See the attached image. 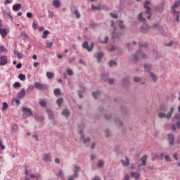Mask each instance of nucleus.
I'll return each mask as SVG.
<instances>
[{
  "mask_svg": "<svg viewBox=\"0 0 180 180\" xmlns=\"http://www.w3.org/2000/svg\"><path fill=\"white\" fill-rule=\"evenodd\" d=\"M142 58L143 59L147 58V55L143 53V48L141 46V49L134 54V57L132 58L133 63H137L139 58Z\"/></svg>",
  "mask_w": 180,
  "mask_h": 180,
  "instance_id": "1",
  "label": "nucleus"
},
{
  "mask_svg": "<svg viewBox=\"0 0 180 180\" xmlns=\"http://www.w3.org/2000/svg\"><path fill=\"white\" fill-rule=\"evenodd\" d=\"M172 113H174V108H171L170 111L167 114H165L162 112H160L158 113V117L160 119H162L163 117H166L167 119V120H169V119H171V117H172Z\"/></svg>",
  "mask_w": 180,
  "mask_h": 180,
  "instance_id": "2",
  "label": "nucleus"
},
{
  "mask_svg": "<svg viewBox=\"0 0 180 180\" xmlns=\"http://www.w3.org/2000/svg\"><path fill=\"white\" fill-rule=\"evenodd\" d=\"M151 3L148 1H146L145 4H144V8L146 9L145 13L147 15V19H151V8H150L148 6V5H150Z\"/></svg>",
  "mask_w": 180,
  "mask_h": 180,
  "instance_id": "3",
  "label": "nucleus"
},
{
  "mask_svg": "<svg viewBox=\"0 0 180 180\" xmlns=\"http://www.w3.org/2000/svg\"><path fill=\"white\" fill-rule=\"evenodd\" d=\"M34 86L36 89H39L40 91H44V89H47V85L42 84L39 82H36L34 84Z\"/></svg>",
  "mask_w": 180,
  "mask_h": 180,
  "instance_id": "4",
  "label": "nucleus"
},
{
  "mask_svg": "<svg viewBox=\"0 0 180 180\" xmlns=\"http://www.w3.org/2000/svg\"><path fill=\"white\" fill-rule=\"evenodd\" d=\"M94 44L91 43V47H89V44L86 41H85L82 44V47L84 49H86V50H87V51H89V53H91V51H92V50H94Z\"/></svg>",
  "mask_w": 180,
  "mask_h": 180,
  "instance_id": "5",
  "label": "nucleus"
},
{
  "mask_svg": "<svg viewBox=\"0 0 180 180\" xmlns=\"http://www.w3.org/2000/svg\"><path fill=\"white\" fill-rule=\"evenodd\" d=\"M80 170H81V167L77 165H75L74 174L71 176L70 178H72L73 179H75V178H78V172H79Z\"/></svg>",
  "mask_w": 180,
  "mask_h": 180,
  "instance_id": "6",
  "label": "nucleus"
},
{
  "mask_svg": "<svg viewBox=\"0 0 180 180\" xmlns=\"http://www.w3.org/2000/svg\"><path fill=\"white\" fill-rule=\"evenodd\" d=\"M9 30H8L6 28L0 27V34L3 39H6Z\"/></svg>",
  "mask_w": 180,
  "mask_h": 180,
  "instance_id": "7",
  "label": "nucleus"
},
{
  "mask_svg": "<svg viewBox=\"0 0 180 180\" xmlns=\"http://www.w3.org/2000/svg\"><path fill=\"white\" fill-rule=\"evenodd\" d=\"M167 141H169V143L170 146H174V143L175 141V136H174V134H167Z\"/></svg>",
  "mask_w": 180,
  "mask_h": 180,
  "instance_id": "8",
  "label": "nucleus"
},
{
  "mask_svg": "<svg viewBox=\"0 0 180 180\" xmlns=\"http://www.w3.org/2000/svg\"><path fill=\"white\" fill-rule=\"evenodd\" d=\"M8 64V56H2L0 57V65H6Z\"/></svg>",
  "mask_w": 180,
  "mask_h": 180,
  "instance_id": "9",
  "label": "nucleus"
},
{
  "mask_svg": "<svg viewBox=\"0 0 180 180\" xmlns=\"http://www.w3.org/2000/svg\"><path fill=\"white\" fill-rule=\"evenodd\" d=\"M42 160L44 162H51V154L46 153L44 155Z\"/></svg>",
  "mask_w": 180,
  "mask_h": 180,
  "instance_id": "10",
  "label": "nucleus"
},
{
  "mask_svg": "<svg viewBox=\"0 0 180 180\" xmlns=\"http://www.w3.org/2000/svg\"><path fill=\"white\" fill-rule=\"evenodd\" d=\"M164 155V153H155L154 156L152 158V161H155V160H162V156Z\"/></svg>",
  "mask_w": 180,
  "mask_h": 180,
  "instance_id": "11",
  "label": "nucleus"
},
{
  "mask_svg": "<svg viewBox=\"0 0 180 180\" xmlns=\"http://www.w3.org/2000/svg\"><path fill=\"white\" fill-rule=\"evenodd\" d=\"M151 27L147 25V24H143L141 28V30L143 33H148L150 32Z\"/></svg>",
  "mask_w": 180,
  "mask_h": 180,
  "instance_id": "12",
  "label": "nucleus"
},
{
  "mask_svg": "<svg viewBox=\"0 0 180 180\" xmlns=\"http://www.w3.org/2000/svg\"><path fill=\"white\" fill-rule=\"evenodd\" d=\"M26 96V90L25 89H22L20 92L18 93V99H22V98H25Z\"/></svg>",
  "mask_w": 180,
  "mask_h": 180,
  "instance_id": "13",
  "label": "nucleus"
},
{
  "mask_svg": "<svg viewBox=\"0 0 180 180\" xmlns=\"http://www.w3.org/2000/svg\"><path fill=\"white\" fill-rule=\"evenodd\" d=\"M150 28H152L153 30H155L156 32H161V25H160V23L153 24Z\"/></svg>",
  "mask_w": 180,
  "mask_h": 180,
  "instance_id": "14",
  "label": "nucleus"
},
{
  "mask_svg": "<svg viewBox=\"0 0 180 180\" xmlns=\"http://www.w3.org/2000/svg\"><path fill=\"white\" fill-rule=\"evenodd\" d=\"M121 162L123 165V167H129L130 165V160H129V158L125 157V160H122Z\"/></svg>",
  "mask_w": 180,
  "mask_h": 180,
  "instance_id": "15",
  "label": "nucleus"
},
{
  "mask_svg": "<svg viewBox=\"0 0 180 180\" xmlns=\"http://www.w3.org/2000/svg\"><path fill=\"white\" fill-rule=\"evenodd\" d=\"M22 110L24 112V113H28L29 116H33V112L32 111V109L23 107Z\"/></svg>",
  "mask_w": 180,
  "mask_h": 180,
  "instance_id": "16",
  "label": "nucleus"
},
{
  "mask_svg": "<svg viewBox=\"0 0 180 180\" xmlns=\"http://www.w3.org/2000/svg\"><path fill=\"white\" fill-rule=\"evenodd\" d=\"M21 8L22 4H17L13 6V11H14V12H18V11L21 9Z\"/></svg>",
  "mask_w": 180,
  "mask_h": 180,
  "instance_id": "17",
  "label": "nucleus"
},
{
  "mask_svg": "<svg viewBox=\"0 0 180 180\" xmlns=\"http://www.w3.org/2000/svg\"><path fill=\"white\" fill-rule=\"evenodd\" d=\"M56 176H58V178H60V180H65V178L64 177V172L61 169L59 170Z\"/></svg>",
  "mask_w": 180,
  "mask_h": 180,
  "instance_id": "18",
  "label": "nucleus"
},
{
  "mask_svg": "<svg viewBox=\"0 0 180 180\" xmlns=\"http://www.w3.org/2000/svg\"><path fill=\"white\" fill-rule=\"evenodd\" d=\"M80 139L82 140L84 144H86V143H89V141H91V139H89V137L85 138L84 135H81Z\"/></svg>",
  "mask_w": 180,
  "mask_h": 180,
  "instance_id": "19",
  "label": "nucleus"
},
{
  "mask_svg": "<svg viewBox=\"0 0 180 180\" xmlns=\"http://www.w3.org/2000/svg\"><path fill=\"white\" fill-rule=\"evenodd\" d=\"M103 58V53L102 52L97 53V61H98V63H101V61H102Z\"/></svg>",
  "mask_w": 180,
  "mask_h": 180,
  "instance_id": "20",
  "label": "nucleus"
},
{
  "mask_svg": "<svg viewBox=\"0 0 180 180\" xmlns=\"http://www.w3.org/2000/svg\"><path fill=\"white\" fill-rule=\"evenodd\" d=\"M62 115L63 116H65L66 117H68V116H70L71 113L70 112V110H68V109H64L62 111Z\"/></svg>",
  "mask_w": 180,
  "mask_h": 180,
  "instance_id": "21",
  "label": "nucleus"
},
{
  "mask_svg": "<svg viewBox=\"0 0 180 180\" xmlns=\"http://www.w3.org/2000/svg\"><path fill=\"white\" fill-rule=\"evenodd\" d=\"M149 75H150V78H152L153 82H157V79H158L157 75H155V74H154V72H150L149 73Z\"/></svg>",
  "mask_w": 180,
  "mask_h": 180,
  "instance_id": "22",
  "label": "nucleus"
},
{
  "mask_svg": "<svg viewBox=\"0 0 180 180\" xmlns=\"http://www.w3.org/2000/svg\"><path fill=\"white\" fill-rule=\"evenodd\" d=\"M52 4L54 6V8H60V0H53L52 1Z\"/></svg>",
  "mask_w": 180,
  "mask_h": 180,
  "instance_id": "23",
  "label": "nucleus"
},
{
  "mask_svg": "<svg viewBox=\"0 0 180 180\" xmlns=\"http://www.w3.org/2000/svg\"><path fill=\"white\" fill-rule=\"evenodd\" d=\"M141 161L142 162V165L146 166L147 165V155H143L141 158Z\"/></svg>",
  "mask_w": 180,
  "mask_h": 180,
  "instance_id": "24",
  "label": "nucleus"
},
{
  "mask_svg": "<svg viewBox=\"0 0 180 180\" xmlns=\"http://www.w3.org/2000/svg\"><path fill=\"white\" fill-rule=\"evenodd\" d=\"M39 105H40V106H41V108H46V106L47 105V101H44L43 99H40Z\"/></svg>",
  "mask_w": 180,
  "mask_h": 180,
  "instance_id": "25",
  "label": "nucleus"
},
{
  "mask_svg": "<svg viewBox=\"0 0 180 180\" xmlns=\"http://www.w3.org/2000/svg\"><path fill=\"white\" fill-rule=\"evenodd\" d=\"M176 7L173 6L172 7V13L173 14V16H176V15H179V12L176 11Z\"/></svg>",
  "mask_w": 180,
  "mask_h": 180,
  "instance_id": "26",
  "label": "nucleus"
},
{
  "mask_svg": "<svg viewBox=\"0 0 180 180\" xmlns=\"http://www.w3.org/2000/svg\"><path fill=\"white\" fill-rule=\"evenodd\" d=\"M105 165V161L100 160H98V163H97V167L98 168H102L103 167V166Z\"/></svg>",
  "mask_w": 180,
  "mask_h": 180,
  "instance_id": "27",
  "label": "nucleus"
},
{
  "mask_svg": "<svg viewBox=\"0 0 180 180\" xmlns=\"http://www.w3.org/2000/svg\"><path fill=\"white\" fill-rule=\"evenodd\" d=\"M144 68L146 70V71H148V72H149V74L151 72H150L151 68H153V67L151 66V65H148V64H146L144 65Z\"/></svg>",
  "mask_w": 180,
  "mask_h": 180,
  "instance_id": "28",
  "label": "nucleus"
},
{
  "mask_svg": "<svg viewBox=\"0 0 180 180\" xmlns=\"http://www.w3.org/2000/svg\"><path fill=\"white\" fill-rule=\"evenodd\" d=\"M47 114L51 120H53V119H54V114H53V112H51V110H47Z\"/></svg>",
  "mask_w": 180,
  "mask_h": 180,
  "instance_id": "29",
  "label": "nucleus"
},
{
  "mask_svg": "<svg viewBox=\"0 0 180 180\" xmlns=\"http://www.w3.org/2000/svg\"><path fill=\"white\" fill-rule=\"evenodd\" d=\"M138 19L139 20H140L141 22H146V18L144 17H143V13H140L138 15Z\"/></svg>",
  "mask_w": 180,
  "mask_h": 180,
  "instance_id": "30",
  "label": "nucleus"
},
{
  "mask_svg": "<svg viewBox=\"0 0 180 180\" xmlns=\"http://www.w3.org/2000/svg\"><path fill=\"white\" fill-rule=\"evenodd\" d=\"M63 102H64V98H58L56 101V103L58 104L59 108H61V103H63Z\"/></svg>",
  "mask_w": 180,
  "mask_h": 180,
  "instance_id": "31",
  "label": "nucleus"
},
{
  "mask_svg": "<svg viewBox=\"0 0 180 180\" xmlns=\"http://www.w3.org/2000/svg\"><path fill=\"white\" fill-rule=\"evenodd\" d=\"M160 110H161L162 112H167V110H168V107H167V105H162L160 106Z\"/></svg>",
  "mask_w": 180,
  "mask_h": 180,
  "instance_id": "32",
  "label": "nucleus"
},
{
  "mask_svg": "<svg viewBox=\"0 0 180 180\" xmlns=\"http://www.w3.org/2000/svg\"><path fill=\"white\" fill-rule=\"evenodd\" d=\"M130 82V78L129 77H124L123 79V85H127Z\"/></svg>",
  "mask_w": 180,
  "mask_h": 180,
  "instance_id": "33",
  "label": "nucleus"
},
{
  "mask_svg": "<svg viewBox=\"0 0 180 180\" xmlns=\"http://www.w3.org/2000/svg\"><path fill=\"white\" fill-rule=\"evenodd\" d=\"M47 34H50V31L45 30L42 34V39H47Z\"/></svg>",
  "mask_w": 180,
  "mask_h": 180,
  "instance_id": "34",
  "label": "nucleus"
},
{
  "mask_svg": "<svg viewBox=\"0 0 180 180\" xmlns=\"http://www.w3.org/2000/svg\"><path fill=\"white\" fill-rule=\"evenodd\" d=\"M108 41H109V37H105L104 40L101 41L100 43H101V44H108Z\"/></svg>",
  "mask_w": 180,
  "mask_h": 180,
  "instance_id": "35",
  "label": "nucleus"
},
{
  "mask_svg": "<svg viewBox=\"0 0 180 180\" xmlns=\"http://www.w3.org/2000/svg\"><path fill=\"white\" fill-rule=\"evenodd\" d=\"M46 77L49 79H50L51 78H53V77H54V73H53L51 72H47Z\"/></svg>",
  "mask_w": 180,
  "mask_h": 180,
  "instance_id": "36",
  "label": "nucleus"
},
{
  "mask_svg": "<svg viewBox=\"0 0 180 180\" xmlns=\"http://www.w3.org/2000/svg\"><path fill=\"white\" fill-rule=\"evenodd\" d=\"M0 51H1V53H4V54H6V53H8V49H6L5 46H0Z\"/></svg>",
  "mask_w": 180,
  "mask_h": 180,
  "instance_id": "37",
  "label": "nucleus"
},
{
  "mask_svg": "<svg viewBox=\"0 0 180 180\" xmlns=\"http://www.w3.org/2000/svg\"><path fill=\"white\" fill-rule=\"evenodd\" d=\"M18 78L21 80V81H26V76L24 74H20L18 75Z\"/></svg>",
  "mask_w": 180,
  "mask_h": 180,
  "instance_id": "38",
  "label": "nucleus"
},
{
  "mask_svg": "<svg viewBox=\"0 0 180 180\" xmlns=\"http://www.w3.org/2000/svg\"><path fill=\"white\" fill-rule=\"evenodd\" d=\"M112 39L113 40H119L120 39L119 34L115 33V31L113 32V34H112Z\"/></svg>",
  "mask_w": 180,
  "mask_h": 180,
  "instance_id": "39",
  "label": "nucleus"
},
{
  "mask_svg": "<svg viewBox=\"0 0 180 180\" xmlns=\"http://www.w3.org/2000/svg\"><path fill=\"white\" fill-rule=\"evenodd\" d=\"M94 99H96L99 95H101V93L99 91H94L92 94Z\"/></svg>",
  "mask_w": 180,
  "mask_h": 180,
  "instance_id": "40",
  "label": "nucleus"
},
{
  "mask_svg": "<svg viewBox=\"0 0 180 180\" xmlns=\"http://www.w3.org/2000/svg\"><path fill=\"white\" fill-rule=\"evenodd\" d=\"M141 81H142L141 77H134V82L139 83V82H141Z\"/></svg>",
  "mask_w": 180,
  "mask_h": 180,
  "instance_id": "41",
  "label": "nucleus"
},
{
  "mask_svg": "<svg viewBox=\"0 0 180 180\" xmlns=\"http://www.w3.org/2000/svg\"><path fill=\"white\" fill-rule=\"evenodd\" d=\"M74 14L76 15L77 19H79L81 18V14L78 11V10H75Z\"/></svg>",
  "mask_w": 180,
  "mask_h": 180,
  "instance_id": "42",
  "label": "nucleus"
},
{
  "mask_svg": "<svg viewBox=\"0 0 180 180\" xmlns=\"http://www.w3.org/2000/svg\"><path fill=\"white\" fill-rule=\"evenodd\" d=\"M91 9H92V11H101V7L95 6V5L92 4Z\"/></svg>",
  "mask_w": 180,
  "mask_h": 180,
  "instance_id": "43",
  "label": "nucleus"
},
{
  "mask_svg": "<svg viewBox=\"0 0 180 180\" xmlns=\"http://www.w3.org/2000/svg\"><path fill=\"white\" fill-rule=\"evenodd\" d=\"M176 8V9L179 8L180 6V0H176L174 3V5L173 6Z\"/></svg>",
  "mask_w": 180,
  "mask_h": 180,
  "instance_id": "44",
  "label": "nucleus"
},
{
  "mask_svg": "<svg viewBox=\"0 0 180 180\" xmlns=\"http://www.w3.org/2000/svg\"><path fill=\"white\" fill-rule=\"evenodd\" d=\"M14 54L16 57H18L19 58H22V54H20L18 51H14Z\"/></svg>",
  "mask_w": 180,
  "mask_h": 180,
  "instance_id": "45",
  "label": "nucleus"
},
{
  "mask_svg": "<svg viewBox=\"0 0 180 180\" xmlns=\"http://www.w3.org/2000/svg\"><path fill=\"white\" fill-rule=\"evenodd\" d=\"M46 47L47 49H50V47H51V46H53V42L50 41H46Z\"/></svg>",
  "mask_w": 180,
  "mask_h": 180,
  "instance_id": "46",
  "label": "nucleus"
},
{
  "mask_svg": "<svg viewBox=\"0 0 180 180\" xmlns=\"http://www.w3.org/2000/svg\"><path fill=\"white\" fill-rule=\"evenodd\" d=\"M7 109H8V103L6 102H4L2 110H6Z\"/></svg>",
  "mask_w": 180,
  "mask_h": 180,
  "instance_id": "47",
  "label": "nucleus"
},
{
  "mask_svg": "<svg viewBox=\"0 0 180 180\" xmlns=\"http://www.w3.org/2000/svg\"><path fill=\"white\" fill-rule=\"evenodd\" d=\"M13 88H20V83L17 82H15L13 85Z\"/></svg>",
  "mask_w": 180,
  "mask_h": 180,
  "instance_id": "48",
  "label": "nucleus"
},
{
  "mask_svg": "<svg viewBox=\"0 0 180 180\" xmlns=\"http://www.w3.org/2000/svg\"><path fill=\"white\" fill-rule=\"evenodd\" d=\"M67 73H68V75H70L71 77L74 74V72L71 69H68L67 70Z\"/></svg>",
  "mask_w": 180,
  "mask_h": 180,
  "instance_id": "49",
  "label": "nucleus"
},
{
  "mask_svg": "<svg viewBox=\"0 0 180 180\" xmlns=\"http://www.w3.org/2000/svg\"><path fill=\"white\" fill-rule=\"evenodd\" d=\"M119 27H120V29H124V24H123V20L120 21Z\"/></svg>",
  "mask_w": 180,
  "mask_h": 180,
  "instance_id": "50",
  "label": "nucleus"
},
{
  "mask_svg": "<svg viewBox=\"0 0 180 180\" xmlns=\"http://www.w3.org/2000/svg\"><path fill=\"white\" fill-rule=\"evenodd\" d=\"M117 64L116 61L110 60L109 62L110 67H113V65H117Z\"/></svg>",
  "mask_w": 180,
  "mask_h": 180,
  "instance_id": "51",
  "label": "nucleus"
},
{
  "mask_svg": "<svg viewBox=\"0 0 180 180\" xmlns=\"http://www.w3.org/2000/svg\"><path fill=\"white\" fill-rule=\"evenodd\" d=\"M30 178H35L37 180H39V178H40V174L34 175V174H30Z\"/></svg>",
  "mask_w": 180,
  "mask_h": 180,
  "instance_id": "52",
  "label": "nucleus"
},
{
  "mask_svg": "<svg viewBox=\"0 0 180 180\" xmlns=\"http://www.w3.org/2000/svg\"><path fill=\"white\" fill-rule=\"evenodd\" d=\"M61 92L60 91V89H54V94L55 95H60Z\"/></svg>",
  "mask_w": 180,
  "mask_h": 180,
  "instance_id": "53",
  "label": "nucleus"
},
{
  "mask_svg": "<svg viewBox=\"0 0 180 180\" xmlns=\"http://www.w3.org/2000/svg\"><path fill=\"white\" fill-rule=\"evenodd\" d=\"M34 89V86L33 85L29 86L27 89V92H30V91H33Z\"/></svg>",
  "mask_w": 180,
  "mask_h": 180,
  "instance_id": "54",
  "label": "nucleus"
},
{
  "mask_svg": "<svg viewBox=\"0 0 180 180\" xmlns=\"http://www.w3.org/2000/svg\"><path fill=\"white\" fill-rule=\"evenodd\" d=\"M20 37H22L23 39H26V37H28L27 34L26 32H22L20 34Z\"/></svg>",
  "mask_w": 180,
  "mask_h": 180,
  "instance_id": "55",
  "label": "nucleus"
},
{
  "mask_svg": "<svg viewBox=\"0 0 180 180\" xmlns=\"http://www.w3.org/2000/svg\"><path fill=\"white\" fill-rule=\"evenodd\" d=\"M165 161H167L168 162H171V161H172V160H171V158H169V155H167L165 156Z\"/></svg>",
  "mask_w": 180,
  "mask_h": 180,
  "instance_id": "56",
  "label": "nucleus"
},
{
  "mask_svg": "<svg viewBox=\"0 0 180 180\" xmlns=\"http://www.w3.org/2000/svg\"><path fill=\"white\" fill-rule=\"evenodd\" d=\"M172 44H174V41H170L169 43H165V46H167V47H171Z\"/></svg>",
  "mask_w": 180,
  "mask_h": 180,
  "instance_id": "57",
  "label": "nucleus"
},
{
  "mask_svg": "<svg viewBox=\"0 0 180 180\" xmlns=\"http://www.w3.org/2000/svg\"><path fill=\"white\" fill-rule=\"evenodd\" d=\"M32 27L34 30L39 29V25H37L35 22L32 23Z\"/></svg>",
  "mask_w": 180,
  "mask_h": 180,
  "instance_id": "58",
  "label": "nucleus"
},
{
  "mask_svg": "<svg viewBox=\"0 0 180 180\" xmlns=\"http://www.w3.org/2000/svg\"><path fill=\"white\" fill-rule=\"evenodd\" d=\"M101 77L104 79V81H106V79H108V74L101 75Z\"/></svg>",
  "mask_w": 180,
  "mask_h": 180,
  "instance_id": "59",
  "label": "nucleus"
},
{
  "mask_svg": "<svg viewBox=\"0 0 180 180\" xmlns=\"http://www.w3.org/2000/svg\"><path fill=\"white\" fill-rule=\"evenodd\" d=\"M110 15L111 17L113 18V19H117V18H119V15H117V14H113L111 13Z\"/></svg>",
  "mask_w": 180,
  "mask_h": 180,
  "instance_id": "60",
  "label": "nucleus"
},
{
  "mask_svg": "<svg viewBox=\"0 0 180 180\" xmlns=\"http://www.w3.org/2000/svg\"><path fill=\"white\" fill-rule=\"evenodd\" d=\"M75 60V57H72L68 59V62L70 63V64H71L72 63H74Z\"/></svg>",
  "mask_w": 180,
  "mask_h": 180,
  "instance_id": "61",
  "label": "nucleus"
},
{
  "mask_svg": "<svg viewBox=\"0 0 180 180\" xmlns=\"http://www.w3.org/2000/svg\"><path fill=\"white\" fill-rule=\"evenodd\" d=\"M124 180H130V176L129 174H125Z\"/></svg>",
  "mask_w": 180,
  "mask_h": 180,
  "instance_id": "62",
  "label": "nucleus"
},
{
  "mask_svg": "<svg viewBox=\"0 0 180 180\" xmlns=\"http://www.w3.org/2000/svg\"><path fill=\"white\" fill-rule=\"evenodd\" d=\"M173 119H176L180 122V115L179 114L176 115Z\"/></svg>",
  "mask_w": 180,
  "mask_h": 180,
  "instance_id": "63",
  "label": "nucleus"
},
{
  "mask_svg": "<svg viewBox=\"0 0 180 180\" xmlns=\"http://www.w3.org/2000/svg\"><path fill=\"white\" fill-rule=\"evenodd\" d=\"M91 180H101L99 176H95Z\"/></svg>",
  "mask_w": 180,
  "mask_h": 180,
  "instance_id": "64",
  "label": "nucleus"
}]
</instances>
